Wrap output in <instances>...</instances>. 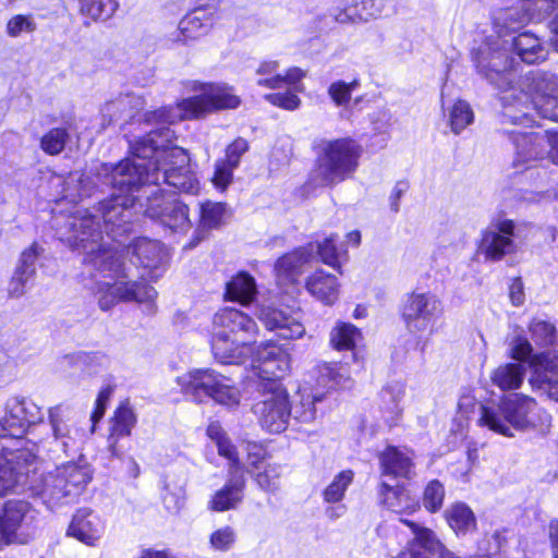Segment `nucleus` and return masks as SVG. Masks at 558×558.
Instances as JSON below:
<instances>
[{"mask_svg":"<svg viewBox=\"0 0 558 558\" xmlns=\"http://www.w3.org/2000/svg\"><path fill=\"white\" fill-rule=\"evenodd\" d=\"M143 162L126 159L116 166H102L104 174L73 172L64 181L63 198L76 202L92 194L104 175V184L112 186L109 198L99 203L98 208H77L65 217H56L57 233L61 241L72 248L86 254L85 263L95 270L94 294L102 311L111 310L119 302H151L156 290L144 282L128 280L129 274L123 255L116 247H106L101 242L107 236L120 242L130 231L134 208L143 204Z\"/></svg>","mask_w":558,"mask_h":558,"instance_id":"1","label":"nucleus"},{"mask_svg":"<svg viewBox=\"0 0 558 558\" xmlns=\"http://www.w3.org/2000/svg\"><path fill=\"white\" fill-rule=\"evenodd\" d=\"M476 72L499 90L505 106L532 108L543 118L558 121V76L545 72H530L514 81L517 63L510 40L492 33L472 50Z\"/></svg>","mask_w":558,"mask_h":558,"instance_id":"2","label":"nucleus"},{"mask_svg":"<svg viewBox=\"0 0 558 558\" xmlns=\"http://www.w3.org/2000/svg\"><path fill=\"white\" fill-rule=\"evenodd\" d=\"M252 366L264 381L259 399L253 405L260 427L270 434L286 430L291 417V403L287 389L279 383L290 369V355L280 345L265 342L258 345Z\"/></svg>","mask_w":558,"mask_h":558,"instance_id":"3","label":"nucleus"},{"mask_svg":"<svg viewBox=\"0 0 558 558\" xmlns=\"http://www.w3.org/2000/svg\"><path fill=\"white\" fill-rule=\"evenodd\" d=\"M44 418L41 409L29 399L8 400L5 413L0 418V437H12L20 445L16 448L3 447L0 454V495L17 485H26L29 474L36 475L37 456L34 448H27L23 439L32 425Z\"/></svg>","mask_w":558,"mask_h":558,"instance_id":"4","label":"nucleus"},{"mask_svg":"<svg viewBox=\"0 0 558 558\" xmlns=\"http://www.w3.org/2000/svg\"><path fill=\"white\" fill-rule=\"evenodd\" d=\"M186 88L196 95L184 98L174 106L146 113V124L151 126L147 131V140H173L175 135L170 125L177 121L198 119L217 110L234 109L240 105V98L225 84L192 81Z\"/></svg>","mask_w":558,"mask_h":558,"instance_id":"5","label":"nucleus"},{"mask_svg":"<svg viewBox=\"0 0 558 558\" xmlns=\"http://www.w3.org/2000/svg\"><path fill=\"white\" fill-rule=\"evenodd\" d=\"M155 142H132L133 162H143L144 186L157 185L161 182L178 192L197 195L202 186L190 165L187 151L179 146H154Z\"/></svg>","mask_w":558,"mask_h":558,"instance_id":"6","label":"nucleus"},{"mask_svg":"<svg viewBox=\"0 0 558 558\" xmlns=\"http://www.w3.org/2000/svg\"><path fill=\"white\" fill-rule=\"evenodd\" d=\"M548 418L533 398L513 392L502 396L497 403L483 404L478 425L498 435L513 437L514 433L533 429Z\"/></svg>","mask_w":558,"mask_h":558,"instance_id":"7","label":"nucleus"},{"mask_svg":"<svg viewBox=\"0 0 558 558\" xmlns=\"http://www.w3.org/2000/svg\"><path fill=\"white\" fill-rule=\"evenodd\" d=\"M256 323L245 313L226 307L214 315L211 351L222 364H242L253 353L251 340L257 335Z\"/></svg>","mask_w":558,"mask_h":558,"instance_id":"8","label":"nucleus"},{"mask_svg":"<svg viewBox=\"0 0 558 558\" xmlns=\"http://www.w3.org/2000/svg\"><path fill=\"white\" fill-rule=\"evenodd\" d=\"M90 480L88 465L69 462L48 472L38 484H32L29 488L48 508L53 509L74 501Z\"/></svg>","mask_w":558,"mask_h":558,"instance_id":"9","label":"nucleus"},{"mask_svg":"<svg viewBox=\"0 0 558 558\" xmlns=\"http://www.w3.org/2000/svg\"><path fill=\"white\" fill-rule=\"evenodd\" d=\"M181 391L197 403L210 398L216 403L228 409H235L242 399L240 389L233 381L213 371L194 369L177 378Z\"/></svg>","mask_w":558,"mask_h":558,"instance_id":"10","label":"nucleus"},{"mask_svg":"<svg viewBox=\"0 0 558 558\" xmlns=\"http://www.w3.org/2000/svg\"><path fill=\"white\" fill-rule=\"evenodd\" d=\"M361 148L355 142H323L317 156V172L325 184L345 180L357 168Z\"/></svg>","mask_w":558,"mask_h":558,"instance_id":"11","label":"nucleus"},{"mask_svg":"<svg viewBox=\"0 0 558 558\" xmlns=\"http://www.w3.org/2000/svg\"><path fill=\"white\" fill-rule=\"evenodd\" d=\"M144 195L146 203L140 204V208L147 217L159 220L172 231L186 232L190 230L191 220L185 204L177 198L166 197L161 186L157 185L144 186Z\"/></svg>","mask_w":558,"mask_h":558,"instance_id":"12","label":"nucleus"},{"mask_svg":"<svg viewBox=\"0 0 558 558\" xmlns=\"http://www.w3.org/2000/svg\"><path fill=\"white\" fill-rule=\"evenodd\" d=\"M444 313L441 300L432 292H412L401 312L407 329L411 333L432 332Z\"/></svg>","mask_w":558,"mask_h":558,"instance_id":"13","label":"nucleus"},{"mask_svg":"<svg viewBox=\"0 0 558 558\" xmlns=\"http://www.w3.org/2000/svg\"><path fill=\"white\" fill-rule=\"evenodd\" d=\"M37 518L33 506L22 499L7 500L0 508V547L19 541V531L28 529Z\"/></svg>","mask_w":558,"mask_h":558,"instance_id":"14","label":"nucleus"},{"mask_svg":"<svg viewBox=\"0 0 558 558\" xmlns=\"http://www.w3.org/2000/svg\"><path fill=\"white\" fill-rule=\"evenodd\" d=\"M517 225L513 220L502 219L482 232L477 252L486 260L498 262L515 251L514 238Z\"/></svg>","mask_w":558,"mask_h":558,"instance_id":"15","label":"nucleus"},{"mask_svg":"<svg viewBox=\"0 0 558 558\" xmlns=\"http://www.w3.org/2000/svg\"><path fill=\"white\" fill-rule=\"evenodd\" d=\"M551 11L544 0H538L532 7L530 0H524L521 7L498 9L493 14V32L497 35L511 37L512 33L521 28L536 11Z\"/></svg>","mask_w":558,"mask_h":558,"instance_id":"16","label":"nucleus"},{"mask_svg":"<svg viewBox=\"0 0 558 558\" xmlns=\"http://www.w3.org/2000/svg\"><path fill=\"white\" fill-rule=\"evenodd\" d=\"M75 411L68 404H58L49 409V424L54 441L63 452L74 450L82 437L74 424Z\"/></svg>","mask_w":558,"mask_h":558,"instance_id":"17","label":"nucleus"},{"mask_svg":"<svg viewBox=\"0 0 558 558\" xmlns=\"http://www.w3.org/2000/svg\"><path fill=\"white\" fill-rule=\"evenodd\" d=\"M258 318L268 330L275 331L282 339H299L305 333V327L296 315L279 308L262 307Z\"/></svg>","mask_w":558,"mask_h":558,"instance_id":"18","label":"nucleus"},{"mask_svg":"<svg viewBox=\"0 0 558 558\" xmlns=\"http://www.w3.org/2000/svg\"><path fill=\"white\" fill-rule=\"evenodd\" d=\"M133 255L146 270L143 280H156L161 276L166 262V253L160 242L146 238L138 239L133 245Z\"/></svg>","mask_w":558,"mask_h":558,"instance_id":"19","label":"nucleus"},{"mask_svg":"<svg viewBox=\"0 0 558 558\" xmlns=\"http://www.w3.org/2000/svg\"><path fill=\"white\" fill-rule=\"evenodd\" d=\"M279 62L275 60H265L259 63L256 69V84L270 88L279 89L286 85H293L294 89L298 90L296 84L305 76V72L300 68H290L284 74L279 72Z\"/></svg>","mask_w":558,"mask_h":558,"instance_id":"20","label":"nucleus"},{"mask_svg":"<svg viewBox=\"0 0 558 558\" xmlns=\"http://www.w3.org/2000/svg\"><path fill=\"white\" fill-rule=\"evenodd\" d=\"M535 360L536 369L530 379L531 385L558 401V355L544 353Z\"/></svg>","mask_w":558,"mask_h":558,"instance_id":"21","label":"nucleus"},{"mask_svg":"<svg viewBox=\"0 0 558 558\" xmlns=\"http://www.w3.org/2000/svg\"><path fill=\"white\" fill-rule=\"evenodd\" d=\"M245 478L242 472H230L227 483L218 489L208 501V509L223 512L238 508L242 502Z\"/></svg>","mask_w":558,"mask_h":558,"instance_id":"22","label":"nucleus"},{"mask_svg":"<svg viewBox=\"0 0 558 558\" xmlns=\"http://www.w3.org/2000/svg\"><path fill=\"white\" fill-rule=\"evenodd\" d=\"M105 526L100 518L88 509H80L74 514L68 534L80 542L96 546L102 536Z\"/></svg>","mask_w":558,"mask_h":558,"instance_id":"23","label":"nucleus"},{"mask_svg":"<svg viewBox=\"0 0 558 558\" xmlns=\"http://www.w3.org/2000/svg\"><path fill=\"white\" fill-rule=\"evenodd\" d=\"M215 14V8H211L207 2L201 3L198 8L180 21V36L177 37V40L186 41L206 34L214 25Z\"/></svg>","mask_w":558,"mask_h":558,"instance_id":"24","label":"nucleus"},{"mask_svg":"<svg viewBox=\"0 0 558 558\" xmlns=\"http://www.w3.org/2000/svg\"><path fill=\"white\" fill-rule=\"evenodd\" d=\"M413 452L407 448L387 447L379 456L383 474L410 478L414 475Z\"/></svg>","mask_w":558,"mask_h":558,"instance_id":"25","label":"nucleus"},{"mask_svg":"<svg viewBox=\"0 0 558 558\" xmlns=\"http://www.w3.org/2000/svg\"><path fill=\"white\" fill-rule=\"evenodd\" d=\"M306 291L325 305H332L339 298L340 283L335 275L317 269L305 280Z\"/></svg>","mask_w":558,"mask_h":558,"instance_id":"26","label":"nucleus"},{"mask_svg":"<svg viewBox=\"0 0 558 558\" xmlns=\"http://www.w3.org/2000/svg\"><path fill=\"white\" fill-rule=\"evenodd\" d=\"M511 52L515 53L522 62L535 64L544 61L547 50L543 40L531 32H523L509 37Z\"/></svg>","mask_w":558,"mask_h":558,"instance_id":"27","label":"nucleus"},{"mask_svg":"<svg viewBox=\"0 0 558 558\" xmlns=\"http://www.w3.org/2000/svg\"><path fill=\"white\" fill-rule=\"evenodd\" d=\"M137 422L134 410L128 402L121 403L114 411L108 436L109 450L113 456L119 454L118 442L121 438L131 435Z\"/></svg>","mask_w":558,"mask_h":558,"instance_id":"28","label":"nucleus"},{"mask_svg":"<svg viewBox=\"0 0 558 558\" xmlns=\"http://www.w3.org/2000/svg\"><path fill=\"white\" fill-rule=\"evenodd\" d=\"M312 247H300L279 258L275 266L279 282L294 281L302 272V268L312 260Z\"/></svg>","mask_w":558,"mask_h":558,"instance_id":"29","label":"nucleus"},{"mask_svg":"<svg viewBox=\"0 0 558 558\" xmlns=\"http://www.w3.org/2000/svg\"><path fill=\"white\" fill-rule=\"evenodd\" d=\"M384 0H362L360 5L354 8H335L331 15L339 23L367 21L368 19L379 16L384 11Z\"/></svg>","mask_w":558,"mask_h":558,"instance_id":"30","label":"nucleus"},{"mask_svg":"<svg viewBox=\"0 0 558 558\" xmlns=\"http://www.w3.org/2000/svg\"><path fill=\"white\" fill-rule=\"evenodd\" d=\"M144 99L135 95H122L117 99L107 101L100 109L102 120L108 123L122 118H133L134 112L142 109Z\"/></svg>","mask_w":558,"mask_h":558,"instance_id":"31","label":"nucleus"},{"mask_svg":"<svg viewBox=\"0 0 558 558\" xmlns=\"http://www.w3.org/2000/svg\"><path fill=\"white\" fill-rule=\"evenodd\" d=\"M445 518L457 535H465L475 530L476 518L472 509L464 502H454L446 511Z\"/></svg>","mask_w":558,"mask_h":558,"instance_id":"32","label":"nucleus"},{"mask_svg":"<svg viewBox=\"0 0 558 558\" xmlns=\"http://www.w3.org/2000/svg\"><path fill=\"white\" fill-rule=\"evenodd\" d=\"M525 376V367L521 364L507 363L495 368L490 374L492 383L499 389L515 390L521 387Z\"/></svg>","mask_w":558,"mask_h":558,"instance_id":"33","label":"nucleus"},{"mask_svg":"<svg viewBox=\"0 0 558 558\" xmlns=\"http://www.w3.org/2000/svg\"><path fill=\"white\" fill-rule=\"evenodd\" d=\"M383 488L385 489L383 502L391 511L396 513H411L418 508V502L404 488H393L385 483Z\"/></svg>","mask_w":558,"mask_h":558,"instance_id":"34","label":"nucleus"},{"mask_svg":"<svg viewBox=\"0 0 558 558\" xmlns=\"http://www.w3.org/2000/svg\"><path fill=\"white\" fill-rule=\"evenodd\" d=\"M226 294L230 300L241 304L250 303L256 294L254 278L244 272L239 274L227 283Z\"/></svg>","mask_w":558,"mask_h":558,"instance_id":"35","label":"nucleus"},{"mask_svg":"<svg viewBox=\"0 0 558 558\" xmlns=\"http://www.w3.org/2000/svg\"><path fill=\"white\" fill-rule=\"evenodd\" d=\"M361 340V331L349 323H338L330 331V343L338 351L354 350Z\"/></svg>","mask_w":558,"mask_h":558,"instance_id":"36","label":"nucleus"},{"mask_svg":"<svg viewBox=\"0 0 558 558\" xmlns=\"http://www.w3.org/2000/svg\"><path fill=\"white\" fill-rule=\"evenodd\" d=\"M230 211L225 203L206 201L199 205V226L203 229H216L226 223Z\"/></svg>","mask_w":558,"mask_h":558,"instance_id":"37","label":"nucleus"},{"mask_svg":"<svg viewBox=\"0 0 558 558\" xmlns=\"http://www.w3.org/2000/svg\"><path fill=\"white\" fill-rule=\"evenodd\" d=\"M401 521L411 527L414 534V537L411 541L414 542V546H420L426 553L433 556H438L445 545L440 542L434 531L409 520Z\"/></svg>","mask_w":558,"mask_h":558,"instance_id":"38","label":"nucleus"},{"mask_svg":"<svg viewBox=\"0 0 558 558\" xmlns=\"http://www.w3.org/2000/svg\"><path fill=\"white\" fill-rule=\"evenodd\" d=\"M186 482L183 480H168L165 484L162 502L170 513H179L186 501Z\"/></svg>","mask_w":558,"mask_h":558,"instance_id":"39","label":"nucleus"},{"mask_svg":"<svg viewBox=\"0 0 558 558\" xmlns=\"http://www.w3.org/2000/svg\"><path fill=\"white\" fill-rule=\"evenodd\" d=\"M354 480V472L344 470L336 474L323 490V499L327 504L341 502L345 492Z\"/></svg>","mask_w":558,"mask_h":558,"instance_id":"40","label":"nucleus"},{"mask_svg":"<svg viewBox=\"0 0 558 558\" xmlns=\"http://www.w3.org/2000/svg\"><path fill=\"white\" fill-rule=\"evenodd\" d=\"M320 395L300 393L299 400L291 405V416L301 423H311L316 418L315 403L322 401Z\"/></svg>","mask_w":558,"mask_h":558,"instance_id":"41","label":"nucleus"},{"mask_svg":"<svg viewBox=\"0 0 558 558\" xmlns=\"http://www.w3.org/2000/svg\"><path fill=\"white\" fill-rule=\"evenodd\" d=\"M118 8L116 0H81V11L90 19L108 20Z\"/></svg>","mask_w":558,"mask_h":558,"instance_id":"42","label":"nucleus"},{"mask_svg":"<svg viewBox=\"0 0 558 558\" xmlns=\"http://www.w3.org/2000/svg\"><path fill=\"white\" fill-rule=\"evenodd\" d=\"M449 119L453 133L458 135L474 120V113L470 104L465 100H457L450 109Z\"/></svg>","mask_w":558,"mask_h":558,"instance_id":"43","label":"nucleus"},{"mask_svg":"<svg viewBox=\"0 0 558 558\" xmlns=\"http://www.w3.org/2000/svg\"><path fill=\"white\" fill-rule=\"evenodd\" d=\"M337 240L338 235L331 234L316 246L322 262L333 268L340 267V259L347 254L345 250L336 244Z\"/></svg>","mask_w":558,"mask_h":558,"instance_id":"44","label":"nucleus"},{"mask_svg":"<svg viewBox=\"0 0 558 558\" xmlns=\"http://www.w3.org/2000/svg\"><path fill=\"white\" fill-rule=\"evenodd\" d=\"M532 339L541 347H549L556 342V327L544 319L534 318L530 324Z\"/></svg>","mask_w":558,"mask_h":558,"instance_id":"45","label":"nucleus"},{"mask_svg":"<svg viewBox=\"0 0 558 558\" xmlns=\"http://www.w3.org/2000/svg\"><path fill=\"white\" fill-rule=\"evenodd\" d=\"M445 499V487L444 485L437 481H430L423 493V506L424 508L432 513L438 512Z\"/></svg>","mask_w":558,"mask_h":558,"instance_id":"46","label":"nucleus"},{"mask_svg":"<svg viewBox=\"0 0 558 558\" xmlns=\"http://www.w3.org/2000/svg\"><path fill=\"white\" fill-rule=\"evenodd\" d=\"M236 542V532L232 526L225 525L209 535V546L216 551H229Z\"/></svg>","mask_w":558,"mask_h":558,"instance_id":"47","label":"nucleus"},{"mask_svg":"<svg viewBox=\"0 0 558 558\" xmlns=\"http://www.w3.org/2000/svg\"><path fill=\"white\" fill-rule=\"evenodd\" d=\"M287 86L289 87V90H287L284 93L268 94L265 96V99L268 102H270L271 105L282 108V109H286V110L296 109L300 106L301 100L295 94L296 90L294 89V86L293 85H287ZM296 86L299 88L298 92H302V85L300 84V82L296 84Z\"/></svg>","mask_w":558,"mask_h":558,"instance_id":"48","label":"nucleus"},{"mask_svg":"<svg viewBox=\"0 0 558 558\" xmlns=\"http://www.w3.org/2000/svg\"><path fill=\"white\" fill-rule=\"evenodd\" d=\"M36 29V23L31 15L17 14L11 17L5 26L7 34L12 37H19L22 33H33Z\"/></svg>","mask_w":558,"mask_h":558,"instance_id":"49","label":"nucleus"},{"mask_svg":"<svg viewBox=\"0 0 558 558\" xmlns=\"http://www.w3.org/2000/svg\"><path fill=\"white\" fill-rule=\"evenodd\" d=\"M35 276L15 268L14 274L8 284V294L11 298H21L25 294L27 287L33 282Z\"/></svg>","mask_w":558,"mask_h":558,"instance_id":"50","label":"nucleus"},{"mask_svg":"<svg viewBox=\"0 0 558 558\" xmlns=\"http://www.w3.org/2000/svg\"><path fill=\"white\" fill-rule=\"evenodd\" d=\"M235 167L225 162L222 160H217L215 163V171L211 178V182L214 186L220 191H225L233 179V171Z\"/></svg>","mask_w":558,"mask_h":558,"instance_id":"51","label":"nucleus"},{"mask_svg":"<svg viewBox=\"0 0 558 558\" xmlns=\"http://www.w3.org/2000/svg\"><path fill=\"white\" fill-rule=\"evenodd\" d=\"M357 81L352 83H345L342 81L332 83L328 89V94L337 106L345 105L350 98L352 92L356 88Z\"/></svg>","mask_w":558,"mask_h":558,"instance_id":"52","label":"nucleus"},{"mask_svg":"<svg viewBox=\"0 0 558 558\" xmlns=\"http://www.w3.org/2000/svg\"><path fill=\"white\" fill-rule=\"evenodd\" d=\"M279 477V468L277 465H267L264 471L256 473L255 480L262 489L274 492L278 488Z\"/></svg>","mask_w":558,"mask_h":558,"instance_id":"53","label":"nucleus"},{"mask_svg":"<svg viewBox=\"0 0 558 558\" xmlns=\"http://www.w3.org/2000/svg\"><path fill=\"white\" fill-rule=\"evenodd\" d=\"M345 369L338 364H325L320 368V378L324 381L328 378L330 388L345 387L348 378L344 376Z\"/></svg>","mask_w":558,"mask_h":558,"instance_id":"54","label":"nucleus"},{"mask_svg":"<svg viewBox=\"0 0 558 558\" xmlns=\"http://www.w3.org/2000/svg\"><path fill=\"white\" fill-rule=\"evenodd\" d=\"M41 252L37 243H33L28 248L24 250L21 254L16 268L36 275V260Z\"/></svg>","mask_w":558,"mask_h":558,"instance_id":"55","label":"nucleus"},{"mask_svg":"<svg viewBox=\"0 0 558 558\" xmlns=\"http://www.w3.org/2000/svg\"><path fill=\"white\" fill-rule=\"evenodd\" d=\"M405 395V385L401 381H392L387 384L380 392V401L397 403L401 405Z\"/></svg>","mask_w":558,"mask_h":558,"instance_id":"56","label":"nucleus"},{"mask_svg":"<svg viewBox=\"0 0 558 558\" xmlns=\"http://www.w3.org/2000/svg\"><path fill=\"white\" fill-rule=\"evenodd\" d=\"M216 445H217L218 453L231 462L230 472H241L240 461H239L238 452H236L234 445L228 438L220 440Z\"/></svg>","mask_w":558,"mask_h":558,"instance_id":"57","label":"nucleus"},{"mask_svg":"<svg viewBox=\"0 0 558 558\" xmlns=\"http://www.w3.org/2000/svg\"><path fill=\"white\" fill-rule=\"evenodd\" d=\"M379 408L381 418L389 427L399 423L402 416V407L400 404L380 401Z\"/></svg>","mask_w":558,"mask_h":558,"instance_id":"58","label":"nucleus"},{"mask_svg":"<svg viewBox=\"0 0 558 558\" xmlns=\"http://www.w3.org/2000/svg\"><path fill=\"white\" fill-rule=\"evenodd\" d=\"M247 149V142H231L226 149V156L220 160L236 168L240 163L241 156L246 153Z\"/></svg>","mask_w":558,"mask_h":558,"instance_id":"59","label":"nucleus"},{"mask_svg":"<svg viewBox=\"0 0 558 558\" xmlns=\"http://www.w3.org/2000/svg\"><path fill=\"white\" fill-rule=\"evenodd\" d=\"M510 135L513 137V140H519L520 137L523 140H544L545 137L547 140H558L557 132L550 133L549 131L546 130L543 133L541 126H536V130L531 132L515 129L510 132Z\"/></svg>","mask_w":558,"mask_h":558,"instance_id":"60","label":"nucleus"},{"mask_svg":"<svg viewBox=\"0 0 558 558\" xmlns=\"http://www.w3.org/2000/svg\"><path fill=\"white\" fill-rule=\"evenodd\" d=\"M532 345L525 338H517L511 345V356L518 361H526L532 354Z\"/></svg>","mask_w":558,"mask_h":558,"instance_id":"61","label":"nucleus"},{"mask_svg":"<svg viewBox=\"0 0 558 558\" xmlns=\"http://www.w3.org/2000/svg\"><path fill=\"white\" fill-rule=\"evenodd\" d=\"M510 300L513 305L520 306L524 302L523 283L520 279H514L510 286Z\"/></svg>","mask_w":558,"mask_h":558,"instance_id":"62","label":"nucleus"},{"mask_svg":"<svg viewBox=\"0 0 558 558\" xmlns=\"http://www.w3.org/2000/svg\"><path fill=\"white\" fill-rule=\"evenodd\" d=\"M429 555L420 546H414L413 541H410L405 550L401 551L398 558H429Z\"/></svg>","mask_w":558,"mask_h":558,"instance_id":"63","label":"nucleus"},{"mask_svg":"<svg viewBox=\"0 0 558 558\" xmlns=\"http://www.w3.org/2000/svg\"><path fill=\"white\" fill-rule=\"evenodd\" d=\"M407 190H408V184L405 182H398L396 184V186L393 187V191L390 196L391 209L393 211L399 210V201Z\"/></svg>","mask_w":558,"mask_h":558,"instance_id":"64","label":"nucleus"}]
</instances>
